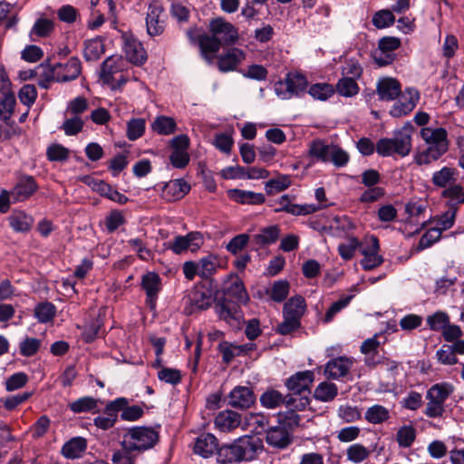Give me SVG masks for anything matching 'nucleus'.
<instances>
[{
  "mask_svg": "<svg viewBox=\"0 0 464 464\" xmlns=\"http://www.w3.org/2000/svg\"><path fill=\"white\" fill-rule=\"evenodd\" d=\"M41 341L34 337H26L19 344L20 353L25 357L34 355L39 350Z\"/></svg>",
  "mask_w": 464,
  "mask_h": 464,
  "instance_id": "nucleus-56",
  "label": "nucleus"
},
{
  "mask_svg": "<svg viewBox=\"0 0 464 464\" xmlns=\"http://www.w3.org/2000/svg\"><path fill=\"white\" fill-rule=\"evenodd\" d=\"M104 51L105 46L102 38L96 37L84 42L83 57L87 62L99 60Z\"/></svg>",
  "mask_w": 464,
  "mask_h": 464,
  "instance_id": "nucleus-33",
  "label": "nucleus"
},
{
  "mask_svg": "<svg viewBox=\"0 0 464 464\" xmlns=\"http://www.w3.org/2000/svg\"><path fill=\"white\" fill-rule=\"evenodd\" d=\"M83 128V121L80 116H72L64 121L62 129L68 136H73L82 131Z\"/></svg>",
  "mask_w": 464,
  "mask_h": 464,
  "instance_id": "nucleus-57",
  "label": "nucleus"
},
{
  "mask_svg": "<svg viewBox=\"0 0 464 464\" xmlns=\"http://www.w3.org/2000/svg\"><path fill=\"white\" fill-rule=\"evenodd\" d=\"M395 22V16L388 9H382L376 12L372 16V24L378 29H383L392 25Z\"/></svg>",
  "mask_w": 464,
  "mask_h": 464,
  "instance_id": "nucleus-51",
  "label": "nucleus"
},
{
  "mask_svg": "<svg viewBox=\"0 0 464 464\" xmlns=\"http://www.w3.org/2000/svg\"><path fill=\"white\" fill-rule=\"evenodd\" d=\"M87 444L83 438L76 437L67 441L62 448V454L69 459L80 458L86 450Z\"/></svg>",
  "mask_w": 464,
  "mask_h": 464,
  "instance_id": "nucleus-31",
  "label": "nucleus"
},
{
  "mask_svg": "<svg viewBox=\"0 0 464 464\" xmlns=\"http://www.w3.org/2000/svg\"><path fill=\"white\" fill-rule=\"evenodd\" d=\"M459 171L455 168L445 166L432 174V184L440 188H446L457 182Z\"/></svg>",
  "mask_w": 464,
  "mask_h": 464,
  "instance_id": "nucleus-28",
  "label": "nucleus"
},
{
  "mask_svg": "<svg viewBox=\"0 0 464 464\" xmlns=\"http://www.w3.org/2000/svg\"><path fill=\"white\" fill-rule=\"evenodd\" d=\"M137 454L133 450L121 445V449L113 453L111 461L113 464H135Z\"/></svg>",
  "mask_w": 464,
  "mask_h": 464,
  "instance_id": "nucleus-53",
  "label": "nucleus"
},
{
  "mask_svg": "<svg viewBox=\"0 0 464 464\" xmlns=\"http://www.w3.org/2000/svg\"><path fill=\"white\" fill-rule=\"evenodd\" d=\"M256 401L253 391L246 386H237L229 393L228 404L237 409H248Z\"/></svg>",
  "mask_w": 464,
  "mask_h": 464,
  "instance_id": "nucleus-18",
  "label": "nucleus"
},
{
  "mask_svg": "<svg viewBox=\"0 0 464 464\" xmlns=\"http://www.w3.org/2000/svg\"><path fill=\"white\" fill-rule=\"evenodd\" d=\"M145 131V120L141 118H133L127 123V138L130 140H135L141 137Z\"/></svg>",
  "mask_w": 464,
  "mask_h": 464,
  "instance_id": "nucleus-52",
  "label": "nucleus"
},
{
  "mask_svg": "<svg viewBox=\"0 0 464 464\" xmlns=\"http://www.w3.org/2000/svg\"><path fill=\"white\" fill-rule=\"evenodd\" d=\"M342 73L343 77L356 80L361 77L362 73V68L356 60L349 59L343 66Z\"/></svg>",
  "mask_w": 464,
  "mask_h": 464,
  "instance_id": "nucleus-63",
  "label": "nucleus"
},
{
  "mask_svg": "<svg viewBox=\"0 0 464 464\" xmlns=\"http://www.w3.org/2000/svg\"><path fill=\"white\" fill-rule=\"evenodd\" d=\"M289 293V284L287 281H276L270 290V297L275 302H282Z\"/></svg>",
  "mask_w": 464,
  "mask_h": 464,
  "instance_id": "nucleus-59",
  "label": "nucleus"
},
{
  "mask_svg": "<svg viewBox=\"0 0 464 464\" xmlns=\"http://www.w3.org/2000/svg\"><path fill=\"white\" fill-rule=\"evenodd\" d=\"M314 382V372L311 371L299 372L286 380L285 385L291 392L287 396L305 397L310 402V386Z\"/></svg>",
  "mask_w": 464,
  "mask_h": 464,
  "instance_id": "nucleus-10",
  "label": "nucleus"
},
{
  "mask_svg": "<svg viewBox=\"0 0 464 464\" xmlns=\"http://www.w3.org/2000/svg\"><path fill=\"white\" fill-rule=\"evenodd\" d=\"M420 99L419 92L415 89H407L400 100L392 107L390 114L400 118L411 112Z\"/></svg>",
  "mask_w": 464,
  "mask_h": 464,
  "instance_id": "nucleus-16",
  "label": "nucleus"
},
{
  "mask_svg": "<svg viewBox=\"0 0 464 464\" xmlns=\"http://www.w3.org/2000/svg\"><path fill=\"white\" fill-rule=\"evenodd\" d=\"M172 152L169 160L173 167L177 169H184L189 162V139L186 134L174 137L170 141Z\"/></svg>",
  "mask_w": 464,
  "mask_h": 464,
  "instance_id": "nucleus-11",
  "label": "nucleus"
},
{
  "mask_svg": "<svg viewBox=\"0 0 464 464\" xmlns=\"http://www.w3.org/2000/svg\"><path fill=\"white\" fill-rule=\"evenodd\" d=\"M226 294L234 297L237 302L241 304L247 303L249 299L243 282L239 279H236L230 284V285L226 290Z\"/></svg>",
  "mask_w": 464,
  "mask_h": 464,
  "instance_id": "nucleus-49",
  "label": "nucleus"
},
{
  "mask_svg": "<svg viewBox=\"0 0 464 464\" xmlns=\"http://www.w3.org/2000/svg\"><path fill=\"white\" fill-rule=\"evenodd\" d=\"M305 311V301L298 295L290 298L284 305V316L300 320Z\"/></svg>",
  "mask_w": 464,
  "mask_h": 464,
  "instance_id": "nucleus-35",
  "label": "nucleus"
},
{
  "mask_svg": "<svg viewBox=\"0 0 464 464\" xmlns=\"http://www.w3.org/2000/svg\"><path fill=\"white\" fill-rule=\"evenodd\" d=\"M227 195L229 198L240 204L260 205L266 200L262 193L238 188L229 189Z\"/></svg>",
  "mask_w": 464,
  "mask_h": 464,
  "instance_id": "nucleus-29",
  "label": "nucleus"
},
{
  "mask_svg": "<svg viewBox=\"0 0 464 464\" xmlns=\"http://www.w3.org/2000/svg\"><path fill=\"white\" fill-rule=\"evenodd\" d=\"M376 92L381 100L393 101L398 98L401 92V84L393 78H382L377 82Z\"/></svg>",
  "mask_w": 464,
  "mask_h": 464,
  "instance_id": "nucleus-22",
  "label": "nucleus"
},
{
  "mask_svg": "<svg viewBox=\"0 0 464 464\" xmlns=\"http://www.w3.org/2000/svg\"><path fill=\"white\" fill-rule=\"evenodd\" d=\"M198 268L199 276L202 278H208L216 272L217 258L212 256L201 258L198 262Z\"/></svg>",
  "mask_w": 464,
  "mask_h": 464,
  "instance_id": "nucleus-58",
  "label": "nucleus"
},
{
  "mask_svg": "<svg viewBox=\"0 0 464 464\" xmlns=\"http://www.w3.org/2000/svg\"><path fill=\"white\" fill-rule=\"evenodd\" d=\"M160 381L172 385H177L181 382V373L178 369L162 367L158 372Z\"/></svg>",
  "mask_w": 464,
  "mask_h": 464,
  "instance_id": "nucleus-55",
  "label": "nucleus"
},
{
  "mask_svg": "<svg viewBox=\"0 0 464 464\" xmlns=\"http://www.w3.org/2000/svg\"><path fill=\"white\" fill-rule=\"evenodd\" d=\"M217 449V439L210 433L202 434L198 437L193 446L194 453L203 458H208L212 456Z\"/></svg>",
  "mask_w": 464,
  "mask_h": 464,
  "instance_id": "nucleus-25",
  "label": "nucleus"
},
{
  "mask_svg": "<svg viewBox=\"0 0 464 464\" xmlns=\"http://www.w3.org/2000/svg\"><path fill=\"white\" fill-rule=\"evenodd\" d=\"M309 154L317 160L333 162L336 167H343L349 160L348 153L343 149L334 144H327L321 140H314L310 144Z\"/></svg>",
  "mask_w": 464,
  "mask_h": 464,
  "instance_id": "nucleus-5",
  "label": "nucleus"
},
{
  "mask_svg": "<svg viewBox=\"0 0 464 464\" xmlns=\"http://www.w3.org/2000/svg\"><path fill=\"white\" fill-rule=\"evenodd\" d=\"M96 407L97 400L90 396L82 397L68 405V408L74 413L88 412Z\"/></svg>",
  "mask_w": 464,
  "mask_h": 464,
  "instance_id": "nucleus-47",
  "label": "nucleus"
},
{
  "mask_svg": "<svg viewBox=\"0 0 464 464\" xmlns=\"http://www.w3.org/2000/svg\"><path fill=\"white\" fill-rule=\"evenodd\" d=\"M204 239L200 232L192 231L185 236H176L166 244V247L173 253L180 255L187 250L195 252L203 245Z\"/></svg>",
  "mask_w": 464,
  "mask_h": 464,
  "instance_id": "nucleus-9",
  "label": "nucleus"
},
{
  "mask_svg": "<svg viewBox=\"0 0 464 464\" xmlns=\"http://www.w3.org/2000/svg\"><path fill=\"white\" fill-rule=\"evenodd\" d=\"M124 66L125 62L121 56L111 55L102 63L100 77L105 83L118 82L123 84L127 81L121 73Z\"/></svg>",
  "mask_w": 464,
  "mask_h": 464,
  "instance_id": "nucleus-8",
  "label": "nucleus"
},
{
  "mask_svg": "<svg viewBox=\"0 0 464 464\" xmlns=\"http://www.w3.org/2000/svg\"><path fill=\"white\" fill-rule=\"evenodd\" d=\"M266 439L269 445L278 449H284L291 442L289 432L283 426L270 428L266 431Z\"/></svg>",
  "mask_w": 464,
  "mask_h": 464,
  "instance_id": "nucleus-30",
  "label": "nucleus"
},
{
  "mask_svg": "<svg viewBox=\"0 0 464 464\" xmlns=\"http://www.w3.org/2000/svg\"><path fill=\"white\" fill-rule=\"evenodd\" d=\"M53 30V23L52 20L46 18L38 19L31 31V34H35L40 37L48 36Z\"/></svg>",
  "mask_w": 464,
  "mask_h": 464,
  "instance_id": "nucleus-61",
  "label": "nucleus"
},
{
  "mask_svg": "<svg viewBox=\"0 0 464 464\" xmlns=\"http://www.w3.org/2000/svg\"><path fill=\"white\" fill-rule=\"evenodd\" d=\"M210 32L221 41L224 45L235 44L238 39L237 29L223 18H216L209 23Z\"/></svg>",
  "mask_w": 464,
  "mask_h": 464,
  "instance_id": "nucleus-13",
  "label": "nucleus"
},
{
  "mask_svg": "<svg viewBox=\"0 0 464 464\" xmlns=\"http://www.w3.org/2000/svg\"><path fill=\"white\" fill-rule=\"evenodd\" d=\"M280 235L278 226H269L260 229L259 233L253 236V243L257 246H266L275 243Z\"/></svg>",
  "mask_w": 464,
  "mask_h": 464,
  "instance_id": "nucleus-36",
  "label": "nucleus"
},
{
  "mask_svg": "<svg viewBox=\"0 0 464 464\" xmlns=\"http://www.w3.org/2000/svg\"><path fill=\"white\" fill-rule=\"evenodd\" d=\"M190 304L194 310H206L212 304V296L207 290L197 289L191 294Z\"/></svg>",
  "mask_w": 464,
  "mask_h": 464,
  "instance_id": "nucleus-40",
  "label": "nucleus"
},
{
  "mask_svg": "<svg viewBox=\"0 0 464 464\" xmlns=\"http://www.w3.org/2000/svg\"><path fill=\"white\" fill-rule=\"evenodd\" d=\"M337 392L338 389L334 383L324 382L315 388L314 396L321 401H331L336 397Z\"/></svg>",
  "mask_w": 464,
  "mask_h": 464,
  "instance_id": "nucleus-42",
  "label": "nucleus"
},
{
  "mask_svg": "<svg viewBox=\"0 0 464 464\" xmlns=\"http://www.w3.org/2000/svg\"><path fill=\"white\" fill-rule=\"evenodd\" d=\"M246 53L238 48H231L218 56L219 71L227 72L234 71L245 60Z\"/></svg>",
  "mask_w": 464,
  "mask_h": 464,
  "instance_id": "nucleus-21",
  "label": "nucleus"
},
{
  "mask_svg": "<svg viewBox=\"0 0 464 464\" xmlns=\"http://www.w3.org/2000/svg\"><path fill=\"white\" fill-rule=\"evenodd\" d=\"M453 391V386L448 382L436 383L428 390L426 397L428 400H434L444 405Z\"/></svg>",
  "mask_w": 464,
  "mask_h": 464,
  "instance_id": "nucleus-37",
  "label": "nucleus"
},
{
  "mask_svg": "<svg viewBox=\"0 0 464 464\" xmlns=\"http://www.w3.org/2000/svg\"><path fill=\"white\" fill-rule=\"evenodd\" d=\"M128 401L125 398H118L110 401L105 408L103 416H98L94 419V424L102 430L111 428L117 420V413L121 409L124 408Z\"/></svg>",
  "mask_w": 464,
  "mask_h": 464,
  "instance_id": "nucleus-17",
  "label": "nucleus"
},
{
  "mask_svg": "<svg viewBox=\"0 0 464 464\" xmlns=\"http://www.w3.org/2000/svg\"><path fill=\"white\" fill-rule=\"evenodd\" d=\"M141 285L147 295L148 305L150 309H154L158 294L161 289V282L159 275L152 272L147 273L142 276Z\"/></svg>",
  "mask_w": 464,
  "mask_h": 464,
  "instance_id": "nucleus-20",
  "label": "nucleus"
},
{
  "mask_svg": "<svg viewBox=\"0 0 464 464\" xmlns=\"http://www.w3.org/2000/svg\"><path fill=\"white\" fill-rule=\"evenodd\" d=\"M416 429L412 425L401 426L396 433V441L401 448H410L416 439Z\"/></svg>",
  "mask_w": 464,
  "mask_h": 464,
  "instance_id": "nucleus-43",
  "label": "nucleus"
},
{
  "mask_svg": "<svg viewBox=\"0 0 464 464\" xmlns=\"http://www.w3.org/2000/svg\"><path fill=\"white\" fill-rule=\"evenodd\" d=\"M82 64L78 57L72 56L66 63H58L53 65L51 74L55 78V82L73 81L81 74Z\"/></svg>",
  "mask_w": 464,
  "mask_h": 464,
  "instance_id": "nucleus-12",
  "label": "nucleus"
},
{
  "mask_svg": "<svg viewBox=\"0 0 464 464\" xmlns=\"http://www.w3.org/2000/svg\"><path fill=\"white\" fill-rule=\"evenodd\" d=\"M291 179L287 175H278L276 178L267 180L265 184L266 192L268 195L282 192L291 186Z\"/></svg>",
  "mask_w": 464,
  "mask_h": 464,
  "instance_id": "nucleus-41",
  "label": "nucleus"
},
{
  "mask_svg": "<svg viewBox=\"0 0 464 464\" xmlns=\"http://www.w3.org/2000/svg\"><path fill=\"white\" fill-rule=\"evenodd\" d=\"M353 363L352 359L341 356L328 362L324 371L329 377L338 379L348 373Z\"/></svg>",
  "mask_w": 464,
  "mask_h": 464,
  "instance_id": "nucleus-26",
  "label": "nucleus"
},
{
  "mask_svg": "<svg viewBox=\"0 0 464 464\" xmlns=\"http://www.w3.org/2000/svg\"><path fill=\"white\" fill-rule=\"evenodd\" d=\"M246 425L252 432L260 434L268 424V418L262 413H247L245 417Z\"/></svg>",
  "mask_w": 464,
  "mask_h": 464,
  "instance_id": "nucleus-44",
  "label": "nucleus"
},
{
  "mask_svg": "<svg viewBox=\"0 0 464 464\" xmlns=\"http://www.w3.org/2000/svg\"><path fill=\"white\" fill-rule=\"evenodd\" d=\"M441 237V233L436 227L430 228L422 237H420L418 245L419 250H423L425 248L430 247L434 243L440 240Z\"/></svg>",
  "mask_w": 464,
  "mask_h": 464,
  "instance_id": "nucleus-62",
  "label": "nucleus"
},
{
  "mask_svg": "<svg viewBox=\"0 0 464 464\" xmlns=\"http://www.w3.org/2000/svg\"><path fill=\"white\" fill-rule=\"evenodd\" d=\"M88 106L87 100L84 97L79 96L69 102L65 113L80 116V114L87 111Z\"/></svg>",
  "mask_w": 464,
  "mask_h": 464,
  "instance_id": "nucleus-64",
  "label": "nucleus"
},
{
  "mask_svg": "<svg viewBox=\"0 0 464 464\" xmlns=\"http://www.w3.org/2000/svg\"><path fill=\"white\" fill-rule=\"evenodd\" d=\"M380 245L378 238L374 236L371 237L370 245L362 250L363 258L361 260V265L363 269L372 270L383 262L382 256L378 255Z\"/></svg>",
  "mask_w": 464,
  "mask_h": 464,
  "instance_id": "nucleus-19",
  "label": "nucleus"
},
{
  "mask_svg": "<svg viewBox=\"0 0 464 464\" xmlns=\"http://www.w3.org/2000/svg\"><path fill=\"white\" fill-rule=\"evenodd\" d=\"M159 440V434L151 428L134 427L123 435L121 445L137 453L151 449Z\"/></svg>",
  "mask_w": 464,
  "mask_h": 464,
  "instance_id": "nucleus-4",
  "label": "nucleus"
},
{
  "mask_svg": "<svg viewBox=\"0 0 464 464\" xmlns=\"http://www.w3.org/2000/svg\"><path fill=\"white\" fill-rule=\"evenodd\" d=\"M412 126L408 123L397 130L392 138H382L376 142V151L382 157L397 154L405 157L411 150Z\"/></svg>",
  "mask_w": 464,
  "mask_h": 464,
  "instance_id": "nucleus-2",
  "label": "nucleus"
},
{
  "mask_svg": "<svg viewBox=\"0 0 464 464\" xmlns=\"http://www.w3.org/2000/svg\"><path fill=\"white\" fill-rule=\"evenodd\" d=\"M165 18L164 9L160 4L152 3L150 5L146 17V26L150 36H157L163 33Z\"/></svg>",
  "mask_w": 464,
  "mask_h": 464,
  "instance_id": "nucleus-15",
  "label": "nucleus"
},
{
  "mask_svg": "<svg viewBox=\"0 0 464 464\" xmlns=\"http://www.w3.org/2000/svg\"><path fill=\"white\" fill-rule=\"evenodd\" d=\"M216 313L221 320H224L231 326H237L240 320V315L237 312V305L224 300L218 303L216 306Z\"/></svg>",
  "mask_w": 464,
  "mask_h": 464,
  "instance_id": "nucleus-27",
  "label": "nucleus"
},
{
  "mask_svg": "<svg viewBox=\"0 0 464 464\" xmlns=\"http://www.w3.org/2000/svg\"><path fill=\"white\" fill-rule=\"evenodd\" d=\"M215 427L222 432H229L241 424V416L236 411H220L215 418Z\"/></svg>",
  "mask_w": 464,
  "mask_h": 464,
  "instance_id": "nucleus-24",
  "label": "nucleus"
},
{
  "mask_svg": "<svg viewBox=\"0 0 464 464\" xmlns=\"http://www.w3.org/2000/svg\"><path fill=\"white\" fill-rule=\"evenodd\" d=\"M56 314V307L50 302H42L34 308V316L40 323H48Z\"/></svg>",
  "mask_w": 464,
  "mask_h": 464,
  "instance_id": "nucleus-45",
  "label": "nucleus"
},
{
  "mask_svg": "<svg viewBox=\"0 0 464 464\" xmlns=\"http://www.w3.org/2000/svg\"><path fill=\"white\" fill-rule=\"evenodd\" d=\"M37 186L33 178L28 177L22 179L11 192V196L16 201H24L32 196L36 190Z\"/></svg>",
  "mask_w": 464,
  "mask_h": 464,
  "instance_id": "nucleus-32",
  "label": "nucleus"
},
{
  "mask_svg": "<svg viewBox=\"0 0 464 464\" xmlns=\"http://www.w3.org/2000/svg\"><path fill=\"white\" fill-rule=\"evenodd\" d=\"M360 246V242L356 237H349L346 243L340 244L338 252L341 257L344 260L353 258L355 250Z\"/></svg>",
  "mask_w": 464,
  "mask_h": 464,
  "instance_id": "nucleus-60",
  "label": "nucleus"
},
{
  "mask_svg": "<svg viewBox=\"0 0 464 464\" xmlns=\"http://www.w3.org/2000/svg\"><path fill=\"white\" fill-rule=\"evenodd\" d=\"M259 444V440H254L252 437H241L234 443L223 446L218 450V461L225 464L252 459L260 447Z\"/></svg>",
  "mask_w": 464,
  "mask_h": 464,
  "instance_id": "nucleus-3",
  "label": "nucleus"
},
{
  "mask_svg": "<svg viewBox=\"0 0 464 464\" xmlns=\"http://www.w3.org/2000/svg\"><path fill=\"white\" fill-rule=\"evenodd\" d=\"M420 136L428 148L415 158L418 165H429L448 151L449 140L445 129L425 127L421 129Z\"/></svg>",
  "mask_w": 464,
  "mask_h": 464,
  "instance_id": "nucleus-1",
  "label": "nucleus"
},
{
  "mask_svg": "<svg viewBox=\"0 0 464 464\" xmlns=\"http://www.w3.org/2000/svg\"><path fill=\"white\" fill-rule=\"evenodd\" d=\"M223 44L214 34L212 36L208 34H202L198 39V45L200 47L203 57L210 61L208 53H216L219 51Z\"/></svg>",
  "mask_w": 464,
  "mask_h": 464,
  "instance_id": "nucleus-38",
  "label": "nucleus"
},
{
  "mask_svg": "<svg viewBox=\"0 0 464 464\" xmlns=\"http://www.w3.org/2000/svg\"><path fill=\"white\" fill-rule=\"evenodd\" d=\"M218 350L222 354L223 361L229 362L235 357L242 355V349L239 345L227 342H222L218 344Z\"/></svg>",
  "mask_w": 464,
  "mask_h": 464,
  "instance_id": "nucleus-54",
  "label": "nucleus"
},
{
  "mask_svg": "<svg viewBox=\"0 0 464 464\" xmlns=\"http://www.w3.org/2000/svg\"><path fill=\"white\" fill-rule=\"evenodd\" d=\"M365 420L372 424H381L390 419V411L380 404L369 407L364 414Z\"/></svg>",
  "mask_w": 464,
  "mask_h": 464,
  "instance_id": "nucleus-39",
  "label": "nucleus"
},
{
  "mask_svg": "<svg viewBox=\"0 0 464 464\" xmlns=\"http://www.w3.org/2000/svg\"><path fill=\"white\" fill-rule=\"evenodd\" d=\"M10 227L16 233H28L34 222V218L23 210H13L7 218Z\"/></svg>",
  "mask_w": 464,
  "mask_h": 464,
  "instance_id": "nucleus-23",
  "label": "nucleus"
},
{
  "mask_svg": "<svg viewBox=\"0 0 464 464\" xmlns=\"http://www.w3.org/2000/svg\"><path fill=\"white\" fill-rule=\"evenodd\" d=\"M353 78L343 77L336 84L337 92L344 97H352L359 92V86Z\"/></svg>",
  "mask_w": 464,
  "mask_h": 464,
  "instance_id": "nucleus-48",
  "label": "nucleus"
},
{
  "mask_svg": "<svg viewBox=\"0 0 464 464\" xmlns=\"http://www.w3.org/2000/svg\"><path fill=\"white\" fill-rule=\"evenodd\" d=\"M261 404L267 409H275L285 404L287 407H294L299 411L304 410L308 406V401L305 397L284 396L276 390H266L260 396Z\"/></svg>",
  "mask_w": 464,
  "mask_h": 464,
  "instance_id": "nucleus-6",
  "label": "nucleus"
},
{
  "mask_svg": "<svg viewBox=\"0 0 464 464\" xmlns=\"http://www.w3.org/2000/svg\"><path fill=\"white\" fill-rule=\"evenodd\" d=\"M307 86L306 78L301 73H288L284 81L275 83V92L282 100L298 96Z\"/></svg>",
  "mask_w": 464,
  "mask_h": 464,
  "instance_id": "nucleus-7",
  "label": "nucleus"
},
{
  "mask_svg": "<svg viewBox=\"0 0 464 464\" xmlns=\"http://www.w3.org/2000/svg\"><path fill=\"white\" fill-rule=\"evenodd\" d=\"M308 92L316 100L326 101L334 95V86L329 83H315L310 87Z\"/></svg>",
  "mask_w": 464,
  "mask_h": 464,
  "instance_id": "nucleus-50",
  "label": "nucleus"
},
{
  "mask_svg": "<svg viewBox=\"0 0 464 464\" xmlns=\"http://www.w3.org/2000/svg\"><path fill=\"white\" fill-rule=\"evenodd\" d=\"M151 129L159 135H170L177 130V123L171 117L157 116L151 123Z\"/></svg>",
  "mask_w": 464,
  "mask_h": 464,
  "instance_id": "nucleus-34",
  "label": "nucleus"
},
{
  "mask_svg": "<svg viewBox=\"0 0 464 464\" xmlns=\"http://www.w3.org/2000/svg\"><path fill=\"white\" fill-rule=\"evenodd\" d=\"M123 52L127 58V60L135 64L141 65L147 60V53L142 45V44L130 34H123Z\"/></svg>",
  "mask_w": 464,
  "mask_h": 464,
  "instance_id": "nucleus-14",
  "label": "nucleus"
},
{
  "mask_svg": "<svg viewBox=\"0 0 464 464\" xmlns=\"http://www.w3.org/2000/svg\"><path fill=\"white\" fill-rule=\"evenodd\" d=\"M370 454V450L360 443L352 444L346 450L347 459L353 463L362 462L369 458Z\"/></svg>",
  "mask_w": 464,
  "mask_h": 464,
  "instance_id": "nucleus-46",
  "label": "nucleus"
}]
</instances>
